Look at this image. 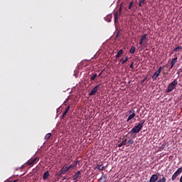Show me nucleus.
I'll use <instances>...</instances> for the list:
<instances>
[{
	"mask_svg": "<svg viewBox=\"0 0 182 182\" xmlns=\"http://www.w3.org/2000/svg\"><path fill=\"white\" fill-rule=\"evenodd\" d=\"M144 123H146V119L141 120L140 123H138L137 125L134 126L132 130L128 132V134H137L140 133V131L143 129V126H144Z\"/></svg>",
	"mask_w": 182,
	"mask_h": 182,
	"instance_id": "f257e3e1",
	"label": "nucleus"
},
{
	"mask_svg": "<svg viewBox=\"0 0 182 182\" xmlns=\"http://www.w3.org/2000/svg\"><path fill=\"white\" fill-rule=\"evenodd\" d=\"M178 85V81L177 79H175L173 82H171L166 89V93H170V92H173L176 87Z\"/></svg>",
	"mask_w": 182,
	"mask_h": 182,
	"instance_id": "f03ea898",
	"label": "nucleus"
},
{
	"mask_svg": "<svg viewBox=\"0 0 182 182\" xmlns=\"http://www.w3.org/2000/svg\"><path fill=\"white\" fill-rule=\"evenodd\" d=\"M147 42H149V38H147V34H144L139 41V45H141V49H144L147 45Z\"/></svg>",
	"mask_w": 182,
	"mask_h": 182,
	"instance_id": "7ed1b4c3",
	"label": "nucleus"
},
{
	"mask_svg": "<svg viewBox=\"0 0 182 182\" xmlns=\"http://www.w3.org/2000/svg\"><path fill=\"white\" fill-rule=\"evenodd\" d=\"M100 86H102L101 83H100L97 85H96L95 87H94V88L89 93V96H95V95H96V93H97V91L99 90V88L100 87Z\"/></svg>",
	"mask_w": 182,
	"mask_h": 182,
	"instance_id": "20e7f679",
	"label": "nucleus"
},
{
	"mask_svg": "<svg viewBox=\"0 0 182 182\" xmlns=\"http://www.w3.org/2000/svg\"><path fill=\"white\" fill-rule=\"evenodd\" d=\"M161 69H163V68L159 67V69L154 73L152 76L153 80H156L157 77L160 76V73H161Z\"/></svg>",
	"mask_w": 182,
	"mask_h": 182,
	"instance_id": "39448f33",
	"label": "nucleus"
},
{
	"mask_svg": "<svg viewBox=\"0 0 182 182\" xmlns=\"http://www.w3.org/2000/svg\"><path fill=\"white\" fill-rule=\"evenodd\" d=\"M78 163H79V161L77 160L73 164L70 165L69 166L65 165L66 171H69V170H70L71 168H75V167H76V166H77Z\"/></svg>",
	"mask_w": 182,
	"mask_h": 182,
	"instance_id": "423d86ee",
	"label": "nucleus"
},
{
	"mask_svg": "<svg viewBox=\"0 0 182 182\" xmlns=\"http://www.w3.org/2000/svg\"><path fill=\"white\" fill-rule=\"evenodd\" d=\"M122 13V9H119V11H116L114 14V23H117V21L119 20V16H120V14Z\"/></svg>",
	"mask_w": 182,
	"mask_h": 182,
	"instance_id": "0eeeda50",
	"label": "nucleus"
},
{
	"mask_svg": "<svg viewBox=\"0 0 182 182\" xmlns=\"http://www.w3.org/2000/svg\"><path fill=\"white\" fill-rule=\"evenodd\" d=\"M129 116L128 117V119L127 120V122H130V120H132V119H134V117H136V113L134 109H132L131 111H129Z\"/></svg>",
	"mask_w": 182,
	"mask_h": 182,
	"instance_id": "6e6552de",
	"label": "nucleus"
},
{
	"mask_svg": "<svg viewBox=\"0 0 182 182\" xmlns=\"http://www.w3.org/2000/svg\"><path fill=\"white\" fill-rule=\"evenodd\" d=\"M66 165H65L58 172V177H60L62 174H66L68 173V171H66Z\"/></svg>",
	"mask_w": 182,
	"mask_h": 182,
	"instance_id": "1a4fd4ad",
	"label": "nucleus"
},
{
	"mask_svg": "<svg viewBox=\"0 0 182 182\" xmlns=\"http://www.w3.org/2000/svg\"><path fill=\"white\" fill-rule=\"evenodd\" d=\"M157 180H159V176L153 174L149 179V182H157Z\"/></svg>",
	"mask_w": 182,
	"mask_h": 182,
	"instance_id": "9d476101",
	"label": "nucleus"
},
{
	"mask_svg": "<svg viewBox=\"0 0 182 182\" xmlns=\"http://www.w3.org/2000/svg\"><path fill=\"white\" fill-rule=\"evenodd\" d=\"M178 58H172L171 63V66L169 68V69H173L174 68V65H176V63H177V60H178Z\"/></svg>",
	"mask_w": 182,
	"mask_h": 182,
	"instance_id": "9b49d317",
	"label": "nucleus"
},
{
	"mask_svg": "<svg viewBox=\"0 0 182 182\" xmlns=\"http://www.w3.org/2000/svg\"><path fill=\"white\" fill-rule=\"evenodd\" d=\"M38 160V158H35L33 159L29 160L27 162V165L28 166H33V164H35V163H36V161Z\"/></svg>",
	"mask_w": 182,
	"mask_h": 182,
	"instance_id": "f8f14e48",
	"label": "nucleus"
},
{
	"mask_svg": "<svg viewBox=\"0 0 182 182\" xmlns=\"http://www.w3.org/2000/svg\"><path fill=\"white\" fill-rule=\"evenodd\" d=\"M82 174V173L80 172V171H78L73 176V180H77V178H79V177H80V175Z\"/></svg>",
	"mask_w": 182,
	"mask_h": 182,
	"instance_id": "ddd939ff",
	"label": "nucleus"
},
{
	"mask_svg": "<svg viewBox=\"0 0 182 182\" xmlns=\"http://www.w3.org/2000/svg\"><path fill=\"white\" fill-rule=\"evenodd\" d=\"M127 60H129V57H127V56L119 59V62L122 63V65H124V63H126V62H127Z\"/></svg>",
	"mask_w": 182,
	"mask_h": 182,
	"instance_id": "4468645a",
	"label": "nucleus"
},
{
	"mask_svg": "<svg viewBox=\"0 0 182 182\" xmlns=\"http://www.w3.org/2000/svg\"><path fill=\"white\" fill-rule=\"evenodd\" d=\"M122 55H123V49H120L118 50L117 55H115V58L117 59H119V58H121Z\"/></svg>",
	"mask_w": 182,
	"mask_h": 182,
	"instance_id": "2eb2a0df",
	"label": "nucleus"
},
{
	"mask_svg": "<svg viewBox=\"0 0 182 182\" xmlns=\"http://www.w3.org/2000/svg\"><path fill=\"white\" fill-rule=\"evenodd\" d=\"M49 176H50V173H49V171H46V172L43 173V180H46V178H48L49 177Z\"/></svg>",
	"mask_w": 182,
	"mask_h": 182,
	"instance_id": "dca6fc26",
	"label": "nucleus"
},
{
	"mask_svg": "<svg viewBox=\"0 0 182 182\" xmlns=\"http://www.w3.org/2000/svg\"><path fill=\"white\" fill-rule=\"evenodd\" d=\"M127 144V139H125L121 143L119 144L118 147H122V146H126Z\"/></svg>",
	"mask_w": 182,
	"mask_h": 182,
	"instance_id": "f3484780",
	"label": "nucleus"
},
{
	"mask_svg": "<svg viewBox=\"0 0 182 182\" xmlns=\"http://www.w3.org/2000/svg\"><path fill=\"white\" fill-rule=\"evenodd\" d=\"M106 178H107V176L106 175L103 174V175L100 177L99 181H100V182H106Z\"/></svg>",
	"mask_w": 182,
	"mask_h": 182,
	"instance_id": "a211bd4d",
	"label": "nucleus"
},
{
	"mask_svg": "<svg viewBox=\"0 0 182 182\" xmlns=\"http://www.w3.org/2000/svg\"><path fill=\"white\" fill-rule=\"evenodd\" d=\"M112 14H109L108 16H107L105 18V20L107 21V22H112Z\"/></svg>",
	"mask_w": 182,
	"mask_h": 182,
	"instance_id": "6ab92c4d",
	"label": "nucleus"
},
{
	"mask_svg": "<svg viewBox=\"0 0 182 182\" xmlns=\"http://www.w3.org/2000/svg\"><path fill=\"white\" fill-rule=\"evenodd\" d=\"M69 110H70V106L66 107L65 112L63 114V117H65L66 114H68V112H69Z\"/></svg>",
	"mask_w": 182,
	"mask_h": 182,
	"instance_id": "aec40b11",
	"label": "nucleus"
},
{
	"mask_svg": "<svg viewBox=\"0 0 182 182\" xmlns=\"http://www.w3.org/2000/svg\"><path fill=\"white\" fill-rule=\"evenodd\" d=\"M51 136H52V134L51 133H48V134H46L45 140H49Z\"/></svg>",
	"mask_w": 182,
	"mask_h": 182,
	"instance_id": "412c9836",
	"label": "nucleus"
},
{
	"mask_svg": "<svg viewBox=\"0 0 182 182\" xmlns=\"http://www.w3.org/2000/svg\"><path fill=\"white\" fill-rule=\"evenodd\" d=\"M177 177H178V175L177 173H174L171 177L172 181H174L177 178Z\"/></svg>",
	"mask_w": 182,
	"mask_h": 182,
	"instance_id": "4be33fe9",
	"label": "nucleus"
},
{
	"mask_svg": "<svg viewBox=\"0 0 182 182\" xmlns=\"http://www.w3.org/2000/svg\"><path fill=\"white\" fill-rule=\"evenodd\" d=\"M135 50H136V47H134V46H132L131 47V49H130V50H129V53H130L131 54H133V53H134Z\"/></svg>",
	"mask_w": 182,
	"mask_h": 182,
	"instance_id": "5701e85b",
	"label": "nucleus"
},
{
	"mask_svg": "<svg viewBox=\"0 0 182 182\" xmlns=\"http://www.w3.org/2000/svg\"><path fill=\"white\" fill-rule=\"evenodd\" d=\"M96 77H97V73L92 74L90 77V80L93 81V80H95V79H96Z\"/></svg>",
	"mask_w": 182,
	"mask_h": 182,
	"instance_id": "b1692460",
	"label": "nucleus"
},
{
	"mask_svg": "<svg viewBox=\"0 0 182 182\" xmlns=\"http://www.w3.org/2000/svg\"><path fill=\"white\" fill-rule=\"evenodd\" d=\"M97 168V170L102 171V170H103V168H105V166L102 165V164H98Z\"/></svg>",
	"mask_w": 182,
	"mask_h": 182,
	"instance_id": "393cba45",
	"label": "nucleus"
},
{
	"mask_svg": "<svg viewBox=\"0 0 182 182\" xmlns=\"http://www.w3.org/2000/svg\"><path fill=\"white\" fill-rule=\"evenodd\" d=\"M178 176H180L182 173V167L179 168L176 172H175Z\"/></svg>",
	"mask_w": 182,
	"mask_h": 182,
	"instance_id": "a878e982",
	"label": "nucleus"
},
{
	"mask_svg": "<svg viewBox=\"0 0 182 182\" xmlns=\"http://www.w3.org/2000/svg\"><path fill=\"white\" fill-rule=\"evenodd\" d=\"M178 176H180L182 173V167L179 168L176 172H175Z\"/></svg>",
	"mask_w": 182,
	"mask_h": 182,
	"instance_id": "bb28decb",
	"label": "nucleus"
},
{
	"mask_svg": "<svg viewBox=\"0 0 182 182\" xmlns=\"http://www.w3.org/2000/svg\"><path fill=\"white\" fill-rule=\"evenodd\" d=\"M139 6H143V5H144V2H146V0H139Z\"/></svg>",
	"mask_w": 182,
	"mask_h": 182,
	"instance_id": "cd10ccee",
	"label": "nucleus"
},
{
	"mask_svg": "<svg viewBox=\"0 0 182 182\" xmlns=\"http://www.w3.org/2000/svg\"><path fill=\"white\" fill-rule=\"evenodd\" d=\"M181 49H182V47L181 46H178V47L174 48L173 52H177L178 50H180Z\"/></svg>",
	"mask_w": 182,
	"mask_h": 182,
	"instance_id": "c85d7f7f",
	"label": "nucleus"
},
{
	"mask_svg": "<svg viewBox=\"0 0 182 182\" xmlns=\"http://www.w3.org/2000/svg\"><path fill=\"white\" fill-rule=\"evenodd\" d=\"M164 147H166V144H164L159 146V151H161V150L164 149Z\"/></svg>",
	"mask_w": 182,
	"mask_h": 182,
	"instance_id": "c756f323",
	"label": "nucleus"
},
{
	"mask_svg": "<svg viewBox=\"0 0 182 182\" xmlns=\"http://www.w3.org/2000/svg\"><path fill=\"white\" fill-rule=\"evenodd\" d=\"M132 6H133V1H131V2L129 3L128 9H132Z\"/></svg>",
	"mask_w": 182,
	"mask_h": 182,
	"instance_id": "7c9ffc66",
	"label": "nucleus"
},
{
	"mask_svg": "<svg viewBox=\"0 0 182 182\" xmlns=\"http://www.w3.org/2000/svg\"><path fill=\"white\" fill-rule=\"evenodd\" d=\"M128 143H129V144H133L134 143V141L133 139H129V140H128Z\"/></svg>",
	"mask_w": 182,
	"mask_h": 182,
	"instance_id": "2f4dec72",
	"label": "nucleus"
},
{
	"mask_svg": "<svg viewBox=\"0 0 182 182\" xmlns=\"http://www.w3.org/2000/svg\"><path fill=\"white\" fill-rule=\"evenodd\" d=\"M103 72H105V70H102L100 73L97 75L98 77H100V76H102V74L103 73Z\"/></svg>",
	"mask_w": 182,
	"mask_h": 182,
	"instance_id": "473e14b6",
	"label": "nucleus"
},
{
	"mask_svg": "<svg viewBox=\"0 0 182 182\" xmlns=\"http://www.w3.org/2000/svg\"><path fill=\"white\" fill-rule=\"evenodd\" d=\"M129 68H130L131 69H133V68H134V66H133V62H132V64L130 65Z\"/></svg>",
	"mask_w": 182,
	"mask_h": 182,
	"instance_id": "72a5a7b5",
	"label": "nucleus"
},
{
	"mask_svg": "<svg viewBox=\"0 0 182 182\" xmlns=\"http://www.w3.org/2000/svg\"><path fill=\"white\" fill-rule=\"evenodd\" d=\"M179 181H180V182H182V175H181V178H180V179H179Z\"/></svg>",
	"mask_w": 182,
	"mask_h": 182,
	"instance_id": "f704fd0d",
	"label": "nucleus"
},
{
	"mask_svg": "<svg viewBox=\"0 0 182 182\" xmlns=\"http://www.w3.org/2000/svg\"><path fill=\"white\" fill-rule=\"evenodd\" d=\"M63 180H66V176H65V177L63 178Z\"/></svg>",
	"mask_w": 182,
	"mask_h": 182,
	"instance_id": "c9c22d12",
	"label": "nucleus"
},
{
	"mask_svg": "<svg viewBox=\"0 0 182 182\" xmlns=\"http://www.w3.org/2000/svg\"><path fill=\"white\" fill-rule=\"evenodd\" d=\"M146 80V79H144L142 82H144Z\"/></svg>",
	"mask_w": 182,
	"mask_h": 182,
	"instance_id": "e433bc0d",
	"label": "nucleus"
}]
</instances>
